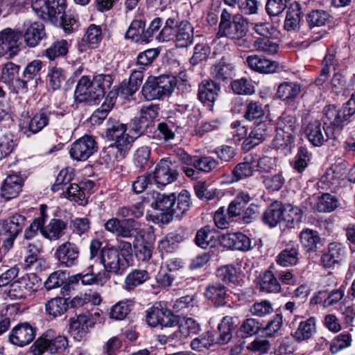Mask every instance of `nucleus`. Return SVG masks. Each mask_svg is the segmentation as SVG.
Returning a JSON list of instances; mask_svg holds the SVG:
<instances>
[{
	"label": "nucleus",
	"mask_w": 355,
	"mask_h": 355,
	"mask_svg": "<svg viewBox=\"0 0 355 355\" xmlns=\"http://www.w3.org/2000/svg\"><path fill=\"white\" fill-rule=\"evenodd\" d=\"M126 130L127 126L125 123L113 119L108 120L106 137L109 140L114 141L110 145L108 150L109 153H116V159L124 157L136 138L126 133Z\"/></svg>",
	"instance_id": "nucleus-1"
},
{
	"label": "nucleus",
	"mask_w": 355,
	"mask_h": 355,
	"mask_svg": "<svg viewBox=\"0 0 355 355\" xmlns=\"http://www.w3.org/2000/svg\"><path fill=\"white\" fill-rule=\"evenodd\" d=\"M51 123L55 133L60 137L69 130L65 114L62 112L51 111L42 109L35 113L28 123V130L33 134L40 132L49 123Z\"/></svg>",
	"instance_id": "nucleus-2"
},
{
	"label": "nucleus",
	"mask_w": 355,
	"mask_h": 355,
	"mask_svg": "<svg viewBox=\"0 0 355 355\" xmlns=\"http://www.w3.org/2000/svg\"><path fill=\"white\" fill-rule=\"evenodd\" d=\"M66 0H33L32 8L38 16L57 26L66 28Z\"/></svg>",
	"instance_id": "nucleus-3"
},
{
	"label": "nucleus",
	"mask_w": 355,
	"mask_h": 355,
	"mask_svg": "<svg viewBox=\"0 0 355 355\" xmlns=\"http://www.w3.org/2000/svg\"><path fill=\"white\" fill-rule=\"evenodd\" d=\"M176 83L174 77L161 76L149 78L142 87V94L148 101L159 99L170 95L174 90Z\"/></svg>",
	"instance_id": "nucleus-4"
},
{
	"label": "nucleus",
	"mask_w": 355,
	"mask_h": 355,
	"mask_svg": "<svg viewBox=\"0 0 355 355\" xmlns=\"http://www.w3.org/2000/svg\"><path fill=\"white\" fill-rule=\"evenodd\" d=\"M326 121L324 124L329 123L334 127V130L337 135L339 130L349 121V118L355 114V94H352L349 100L338 110L333 105L324 107L323 110Z\"/></svg>",
	"instance_id": "nucleus-5"
},
{
	"label": "nucleus",
	"mask_w": 355,
	"mask_h": 355,
	"mask_svg": "<svg viewBox=\"0 0 355 355\" xmlns=\"http://www.w3.org/2000/svg\"><path fill=\"white\" fill-rule=\"evenodd\" d=\"M51 331L37 339L31 347L34 355H42L44 352L51 354L62 353L68 347L67 338L62 335L50 337Z\"/></svg>",
	"instance_id": "nucleus-6"
},
{
	"label": "nucleus",
	"mask_w": 355,
	"mask_h": 355,
	"mask_svg": "<svg viewBox=\"0 0 355 355\" xmlns=\"http://www.w3.org/2000/svg\"><path fill=\"white\" fill-rule=\"evenodd\" d=\"M100 259L105 271L115 275L123 272L127 266L124 257L112 245H106L102 248Z\"/></svg>",
	"instance_id": "nucleus-7"
},
{
	"label": "nucleus",
	"mask_w": 355,
	"mask_h": 355,
	"mask_svg": "<svg viewBox=\"0 0 355 355\" xmlns=\"http://www.w3.org/2000/svg\"><path fill=\"white\" fill-rule=\"evenodd\" d=\"M40 279L34 274H27L13 282L9 290V296L14 299H25L37 291Z\"/></svg>",
	"instance_id": "nucleus-8"
},
{
	"label": "nucleus",
	"mask_w": 355,
	"mask_h": 355,
	"mask_svg": "<svg viewBox=\"0 0 355 355\" xmlns=\"http://www.w3.org/2000/svg\"><path fill=\"white\" fill-rule=\"evenodd\" d=\"M318 120L309 122L305 129L309 141L315 146H321L330 139L336 138L335 131L330 125L325 126Z\"/></svg>",
	"instance_id": "nucleus-9"
},
{
	"label": "nucleus",
	"mask_w": 355,
	"mask_h": 355,
	"mask_svg": "<svg viewBox=\"0 0 355 355\" xmlns=\"http://www.w3.org/2000/svg\"><path fill=\"white\" fill-rule=\"evenodd\" d=\"M146 320L150 327L161 325L164 327H173L179 324V318L170 310L159 306H153L146 311Z\"/></svg>",
	"instance_id": "nucleus-10"
},
{
	"label": "nucleus",
	"mask_w": 355,
	"mask_h": 355,
	"mask_svg": "<svg viewBox=\"0 0 355 355\" xmlns=\"http://www.w3.org/2000/svg\"><path fill=\"white\" fill-rule=\"evenodd\" d=\"M75 98L78 102H89L95 103L102 98V91L96 89L93 80L91 81L87 76L80 78L76 87Z\"/></svg>",
	"instance_id": "nucleus-11"
},
{
	"label": "nucleus",
	"mask_w": 355,
	"mask_h": 355,
	"mask_svg": "<svg viewBox=\"0 0 355 355\" xmlns=\"http://www.w3.org/2000/svg\"><path fill=\"white\" fill-rule=\"evenodd\" d=\"M96 150L97 146L94 138L85 135L71 145L69 154L74 160L85 161Z\"/></svg>",
	"instance_id": "nucleus-12"
},
{
	"label": "nucleus",
	"mask_w": 355,
	"mask_h": 355,
	"mask_svg": "<svg viewBox=\"0 0 355 355\" xmlns=\"http://www.w3.org/2000/svg\"><path fill=\"white\" fill-rule=\"evenodd\" d=\"M19 67L12 62H7L1 69V80L15 93L27 89V81L21 80L19 76Z\"/></svg>",
	"instance_id": "nucleus-13"
},
{
	"label": "nucleus",
	"mask_w": 355,
	"mask_h": 355,
	"mask_svg": "<svg viewBox=\"0 0 355 355\" xmlns=\"http://www.w3.org/2000/svg\"><path fill=\"white\" fill-rule=\"evenodd\" d=\"M79 254L80 250L76 244L65 241L58 246L54 256L61 266L70 268L77 265Z\"/></svg>",
	"instance_id": "nucleus-14"
},
{
	"label": "nucleus",
	"mask_w": 355,
	"mask_h": 355,
	"mask_svg": "<svg viewBox=\"0 0 355 355\" xmlns=\"http://www.w3.org/2000/svg\"><path fill=\"white\" fill-rule=\"evenodd\" d=\"M298 127L297 119L291 115L282 116L277 122L276 140L282 141L280 145H287L293 139V134Z\"/></svg>",
	"instance_id": "nucleus-15"
},
{
	"label": "nucleus",
	"mask_w": 355,
	"mask_h": 355,
	"mask_svg": "<svg viewBox=\"0 0 355 355\" xmlns=\"http://www.w3.org/2000/svg\"><path fill=\"white\" fill-rule=\"evenodd\" d=\"M0 44L6 54L15 55L20 50L21 35L11 28H5L0 32Z\"/></svg>",
	"instance_id": "nucleus-16"
},
{
	"label": "nucleus",
	"mask_w": 355,
	"mask_h": 355,
	"mask_svg": "<svg viewBox=\"0 0 355 355\" xmlns=\"http://www.w3.org/2000/svg\"><path fill=\"white\" fill-rule=\"evenodd\" d=\"M171 162L167 159H161L153 172V178L157 184L164 186L176 180L178 173L171 168Z\"/></svg>",
	"instance_id": "nucleus-17"
},
{
	"label": "nucleus",
	"mask_w": 355,
	"mask_h": 355,
	"mask_svg": "<svg viewBox=\"0 0 355 355\" xmlns=\"http://www.w3.org/2000/svg\"><path fill=\"white\" fill-rule=\"evenodd\" d=\"M147 200L151 202L152 207L172 215L173 207H174L176 200L175 193H172L166 195L157 191H153L147 194Z\"/></svg>",
	"instance_id": "nucleus-18"
},
{
	"label": "nucleus",
	"mask_w": 355,
	"mask_h": 355,
	"mask_svg": "<svg viewBox=\"0 0 355 355\" xmlns=\"http://www.w3.org/2000/svg\"><path fill=\"white\" fill-rule=\"evenodd\" d=\"M242 265L241 261H240L236 264L220 267L216 271V276L226 284L237 286L242 282Z\"/></svg>",
	"instance_id": "nucleus-19"
},
{
	"label": "nucleus",
	"mask_w": 355,
	"mask_h": 355,
	"mask_svg": "<svg viewBox=\"0 0 355 355\" xmlns=\"http://www.w3.org/2000/svg\"><path fill=\"white\" fill-rule=\"evenodd\" d=\"M35 336V329L28 323L20 324L12 330L9 340L13 345L23 347L31 343Z\"/></svg>",
	"instance_id": "nucleus-20"
},
{
	"label": "nucleus",
	"mask_w": 355,
	"mask_h": 355,
	"mask_svg": "<svg viewBox=\"0 0 355 355\" xmlns=\"http://www.w3.org/2000/svg\"><path fill=\"white\" fill-rule=\"evenodd\" d=\"M45 35L43 24L38 21H26L24 24V41L28 46H36Z\"/></svg>",
	"instance_id": "nucleus-21"
},
{
	"label": "nucleus",
	"mask_w": 355,
	"mask_h": 355,
	"mask_svg": "<svg viewBox=\"0 0 355 355\" xmlns=\"http://www.w3.org/2000/svg\"><path fill=\"white\" fill-rule=\"evenodd\" d=\"M139 114V118L137 120L138 123L133 129L136 133L141 135L151 125L153 121L157 118L158 107L153 104L142 106L140 109Z\"/></svg>",
	"instance_id": "nucleus-22"
},
{
	"label": "nucleus",
	"mask_w": 355,
	"mask_h": 355,
	"mask_svg": "<svg viewBox=\"0 0 355 355\" xmlns=\"http://www.w3.org/2000/svg\"><path fill=\"white\" fill-rule=\"evenodd\" d=\"M248 67L253 71L261 73H273L279 71V64L275 62L259 55H250L247 58Z\"/></svg>",
	"instance_id": "nucleus-23"
},
{
	"label": "nucleus",
	"mask_w": 355,
	"mask_h": 355,
	"mask_svg": "<svg viewBox=\"0 0 355 355\" xmlns=\"http://www.w3.org/2000/svg\"><path fill=\"white\" fill-rule=\"evenodd\" d=\"M23 179L17 174H10L4 180L1 187V196L6 200H10L18 196L21 190Z\"/></svg>",
	"instance_id": "nucleus-24"
},
{
	"label": "nucleus",
	"mask_w": 355,
	"mask_h": 355,
	"mask_svg": "<svg viewBox=\"0 0 355 355\" xmlns=\"http://www.w3.org/2000/svg\"><path fill=\"white\" fill-rule=\"evenodd\" d=\"M67 227V224L65 221L52 218L46 225H43L41 234L50 241H58L64 236Z\"/></svg>",
	"instance_id": "nucleus-25"
},
{
	"label": "nucleus",
	"mask_w": 355,
	"mask_h": 355,
	"mask_svg": "<svg viewBox=\"0 0 355 355\" xmlns=\"http://www.w3.org/2000/svg\"><path fill=\"white\" fill-rule=\"evenodd\" d=\"M175 38L177 47L184 48L191 45L193 42V26L187 21L175 24Z\"/></svg>",
	"instance_id": "nucleus-26"
},
{
	"label": "nucleus",
	"mask_w": 355,
	"mask_h": 355,
	"mask_svg": "<svg viewBox=\"0 0 355 355\" xmlns=\"http://www.w3.org/2000/svg\"><path fill=\"white\" fill-rule=\"evenodd\" d=\"M25 220L24 216L16 214L5 220L0 221V235L18 236L25 224Z\"/></svg>",
	"instance_id": "nucleus-27"
},
{
	"label": "nucleus",
	"mask_w": 355,
	"mask_h": 355,
	"mask_svg": "<svg viewBox=\"0 0 355 355\" xmlns=\"http://www.w3.org/2000/svg\"><path fill=\"white\" fill-rule=\"evenodd\" d=\"M316 331V320L311 317L299 323L297 329L293 334V337L298 343L306 341L313 338Z\"/></svg>",
	"instance_id": "nucleus-28"
},
{
	"label": "nucleus",
	"mask_w": 355,
	"mask_h": 355,
	"mask_svg": "<svg viewBox=\"0 0 355 355\" xmlns=\"http://www.w3.org/2000/svg\"><path fill=\"white\" fill-rule=\"evenodd\" d=\"M345 254V249L340 244L330 243L328 251L322 256V263L325 268H331L342 261Z\"/></svg>",
	"instance_id": "nucleus-29"
},
{
	"label": "nucleus",
	"mask_w": 355,
	"mask_h": 355,
	"mask_svg": "<svg viewBox=\"0 0 355 355\" xmlns=\"http://www.w3.org/2000/svg\"><path fill=\"white\" fill-rule=\"evenodd\" d=\"M227 36L234 40H241L244 36V19L241 15H235L233 21L229 23L225 31L220 33V29L217 33L218 37Z\"/></svg>",
	"instance_id": "nucleus-30"
},
{
	"label": "nucleus",
	"mask_w": 355,
	"mask_h": 355,
	"mask_svg": "<svg viewBox=\"0 0 355 355\" xmlns=\"http://www.w3.org/2000/svg\"><path fill=\"white\" fill-rule=\"evenodd\" d=\"M220 89V85L214 80H204L198 87V98L202 103L214 102Z\"/></svg>",
	"instance_id": "nucleus-31"
},
{
	"label": "nucleus",
	"mask_w": 355,
	"mask_h": 355,
	"mask_svg": "<svg viewBox=\"0 0 355 355\" xmlns=\"http://www.w3.org/2000/svg\"><path fill=\"white\" fill-rule=\"evenodd\" d=\"M89 317L81 314L70 319L69 332L73 338L80 341L87 334L88 331Z\"/></svg>",
	"instance_id": "nucleus-32"
},
{
	"label": "nucleus",
	"mask_w": 355,
	"mask_h": 355,
	"mask_svg": "<svg viewBox=\"0 0 355 355\" xmlns=\"http://www.w3.org/2000/svg\"><path fill=\"white\" fill-rule=\"evenodd\" d=\"M301 92L300 85L295 82H283L277 87L276 96L286 103L293 102Z\"/></svg>",
	"instance_id": "nucleus-33"
},
{
	"label": "nucleus",
	"mask_w": 355,
	"mask_h": 355,
	"mask_svg": "<svg viewBox=\"0 0 355 355\" xmlns=\"http://www.w3.org/2000/svg\"><path fill=\"white\" fill-rule=\"evenodd\" d=\"M143 236V231L137 222L132 219H123L121 220L117 237L125 239L135 238Z\"/></svg>",
	"instance_id": "nucleus-34"
},
{
	"label": "nucleus",
	"mask_w": 355,
	"mask_h": 355,
	"mask_svg": "<svg viewBox=\"0 0 355 355\" xmlns=\"http://www.w3.org/2000/svg\"><path fill=\"white\" fill-rule=\"evenodd\" d=\"M210 72L212 77L218 80H225L235 75L234 67L224 59L213 64Z\"/></svg>",
	"instance_id": "nucleus-35"
},
{
	"label": "nucleus",
	"mask_w": 355,
	"mask_h": 355,
	"mask_svg": "<svg viewBox=\"0 0 355 355\" xmlns=\"http://www.w3.org/2000/svg\"><path fill=\"white\" fill-rule=\"evenodd\" d=\"M69 308L67 299L62 297L52 298L45 304L46 313L53 318L64 315Z\"/></svg>",
	"instance_id": "nucleus-36"
},
{
	"label": "nucleus",
	"mask_w": 355,
	"mask_h": 355,
	"mask_svg": "<svg viewBox=\"0 0 355 355\" xmlns=\"http://www.w3.org/2000/svg\"><path fill=\"white\" fill-rule=\"evenodd\" d=\"M302 218V211L291 204L283 205V224L291 228L298 225Z\"/></svg>",
	"instance_id": "nucleus-37"
},
{
	"label": "nucleus",
	"mask_w": 355,
	"mask_h": 355,
	"mask_svg": "<svg viewBox=\"0 0 355 355\" xmlns=\"http://www.w3.org/2000/svg\"><path fill=\"white\" fill-rule=\"evenodd\" d=\"M263 221L271 227L279 223H283V205L277 202L272 203L266 210Z\"/></svg>",
	"instance_id": "nucleus-38"
},
{
	"label": "nucleus",
	"mask_w": 355,
	"mask_h": 355,
	"mask_svg": "<svg viewBox=\"0 0 355 355\" xmlns=\"http://www.w3.org/2000/svg\"><path fill=\"white\" fill-rule=\"evenodd\" d=\"M260 287L262 291L267 293H277L282 291L277 277L271 270H266L263 273Z\"/></svg>",
	"instance_id": "nucleus-39"
},
{
	"label": "nucleus",
	"mask_w": 355,
	"mask_h": 355,
	"mask_svg": "<svg viewBox=\"0 0 355 355\" xmlns=\"http://www.w3.org/2000/svg\"><path fill=\"white\" fill-rule=\"evenodd\" d=\"M219 241L225 248L238 250L244 249V234L241 232L223 234L220 237Z\"/></svg>",
	"instance_id": "nucleus-40"
},
{
	"label": "nucleus",
	"mask_w": 355,
	"mask_h": 355,
	"mask_svg": "<svg viewBox=\"0 0 355 355\" xmlns=\"http://www.w3.org/2000/svg\"><path fill=\"white\" fill-rule=\"evenodd\" d=\"M298 249L292 247L282 250L276 257V262L283 267H289L296 265L299 261Z\"/></svg>",
	"instance_id": "nucleus-41"
},
{
	"label": "nucleus",
	"mask_w": 355,
	"mask_h": 355,
	"mask_svg": "<svg viewBox=\"0 0 355 355\" xmlns=\"http://www.w3.org/2000/svg\"><path fill=\"white\" fill-rule=\"evenodd\" d=\"M134 302L124 300L115 304L110 309V317L116 320H122L126 318L131 311Z\"/></svg>",
	"instance_id": "nucleus-42"
},
{
	"label": "nucleus",
	"mask_w": 355,
	"mask_h": 355,
	"mask_svg": "<svg viewBox=\"0 0 355 355\" xmlns=\"http://www.w3.org/2000/svg\"><path fill=\"white\" fill-rule=\"evenodd\" d=\"M300 240L303 248L307 251H313L317 248L320 238L318 232L306 229L302 231L300 235Z\"/></svg>",
	"instance_id": "nucleus-43"
},
{
	"label": "nucleus",
	"mask_w": 355,
	"mask_h": 355,
	"mask_svg": "<svg viewBox=\"0 0 355 355\" xmlns=\"http://www.w3.org/2000/svg\"><path fill=\"white\" fill-rule=\"evenodd\" d=\"M226 295L225 287L220 284H210L206 289L205 296L218 306L225 304Z\"/></svg>",
	"instance_id": "nucleus-44"
},
{
	"label": "nucleus",
	"mask_w": 355,
	"mask_h": 355,
	"mask_svg": "<svg viewBox=\"0 0 355 355\" xmlns=\"http://www.w3.org/2000/svg\"><path fill=\"white\" fill-rule=\"evenodd\" d=\"M190 197L188 191L182 190L178 195L176 206L173 207L172 215L180 218L189 211L191 206Z\"/></svg>",
	"instance_id": "nucleus-45"
},
{
	"label": "nucleus",
	"mask_w": 355,
	"mask_h": 355,
	"mask_svg": "<svg viewBox=\"0 0 355 355\" xmlns=\"http://www.w3.org/2000/svg\"><path fill=\"white\" fill-rule=\"evenodd\" d=\"M339 206V201L336 197L324 193L318 198L316 209L320 212H331Z\"/></svg>",
	"instance_id": "nucleus-46"
},
{
	"label": "nucleus",
	"mask_w": 355,
	"mask_h": 355,
	"mask_svg": "<svg viewBox=\"0 0 355 355\" xmlns=\"http://www.w3.org/2000/svg\"><path fill=\"white\" fill-rule=\"evenodd\" d=\"M148 279V274L144 270H135L130 272L125 277V284L126 290L132 288L142 284Z\"/></svg>",
	"instance_id": "nucleus-47"
},
{
	"label": "nucleus",
	"mask_w": 355,
	"mask_h": 355,
	"mask_svg": "<svg viewBox=\"0 0 355 355\" xmlns=\"http://www.w3.org/2000/svg\"><path fill=\"white\" fill-rule=\"evenodd\" d=\"M178 329L179 331H176L174 333L176 338L179 337L180 334H183L184 336L196 334L200 330V327L193 318H184L180 321Z\"/></svg>",
	"instance_id": "nucleus-48"
},
{
	"label": "nucleus",
	"mask_w": 355,
	"mask_h": 355,
	"mask_svg": "<svg viewBox=\"0 0 355 355\" xmlns=\"http://www.w3.org/2000/svg\"><path fill=\"white\" fill-rule=\"evenodd\" d=\"M214 343L211 333L207 331L195 338L191 342V348L196 352H202L209 349Z\"/></svg>",
	"instance_id": "nucleus-49"
},
{
	"label": "nucleus",
	"mask_w": 355,
	"mask_h": 355,
	"mask_svg": "<svg viewBox=\"0 0 355 355\" xmlns=\"http://www.w3.org/2000/svg\"><path fill=\"white\" fill-rule=\"evenodd\" d=\"M102 40V31L100 26L95 24H91L87 29L85 35L83 37V42L91 45L92 47H96Z\"/></svg>",
	"instance_id": "nucleus-50"
},
{
	"label": "nucleus",
	"mask_w": 355,
	"mask_h": 355,
	"mask_svg": "<svg viewBox=\"0 0 355 355\" xmlns=\"http://www.w3.org/2000/svg\"><path fill=\"white\" fill-rule=\"evenodd\" d=\"M63 193L65 198L71 201L85 205L87 203L85 191L76 184H71Z\"/></svg>",
	"instance_id": "nucleus-51"
},
{
	"label": "nucleus",
	"mask_w": 355,
	"mask_h": 355,
	"mask_svg": "<svg viewBox=\"0 0 355 355\" xmlns=\"http://www.w3.org/2000/svg\"><path fill=\"white\" fill-rule=\"evenodd\" d=\"M67 52L68 42L66 40H62L54 42L46 49L45 55L50 60H53L58 57L66 55Z\"/></svg>",
	"instance_id": "nucleus-52"
},
{
	"label": "nucleus",
	"mask_w": 355,
	"mask_h": 355,
	"mask_svg": "<svg viewBox=\"0 0 355 355\" xmlns=\"http://www.w3.org/2000/svg\"><path fill=\"white\" fill-rule=\"evenodd\" d=\"M352 344V336L348 333H342L336 336L331 342L330 350L333 354L349 347Z\"/></svg>",
	"instance_id": "nucleus-53"
},
{
	"label": "nucleus",
	"mask_w": 355,
	"mask_h": 355,
	"mask_svg": "<svg viewBox=\"0 0 355 355\" xmlns=\"http://www.w3.org/2000/svg\"><path fill=\"white\" fill-rule=\"evenodd\" d=\"M175 24L174 19L168 18L160 32L155 35L159 42H168L173 40L175 36Z\"/></svg>",
	"instance_id": "nucleus-54"
},
{
	"label": "nucleus",
	"mask_w": 355,
	"mask_h": 355,
	"mask_svg": "<svg viewBox=\"0 0 355 355\" xmlns=\"http://www.w3.org/2000/svg\"><path fill=\"white\" fill-rule=\"evenodd\" d=\"M329 15L322 10H315L306 16V21L311 28L322 26L329 19Z\"/></svg>",
	"instance_id": "nucleus-55"
},
{
	"label": "nucleus",
	"mask_w": 355,
	"mask_h": 355,
	"mask_svg": "<svg viewBox=\"0 0 355 355\" xmlns=\"http://www.w3.org/2000/svg\"><path fill=\"white\" fill-rule=\"evenodd\" d=\"M274 311L272 303L267 300L255 302L250 308L252 315L258 317H264L271 314Z\"/></svg>",
	"instance_id": "nucleus-56"
},
{
	"label": "nucleus",
	"mask_w": 355,
	"mask_h": 355,
	"mask_svg": "<svg viewBox=\"0 0 355 355\" xmlns=\"http://www.w3.org/2000/svg\"><path fill=\"white\" fill-rule=\"evenodd\" d=\"M244 211V194L240 193L230 203L227 212L229 218H234L240 216Z\"/></svg>",
	"instance_id": "nucleus-57"
},
{
	"label": "nucleus",
	"mask_w": 355,
	"mask_h": 355,
	"mask_svg": "<svg viewBox=\"0 0 355 355\" xmlns=\"http://www.w3.org/2000/svg\"><path fill=\"white\" fill-rule=\"evenodd\" d=\"M300 12L299 10L289 9L284 21V28L288 31H295L300 28Z\"/></svg>",
	"instance_id": "nucleus-58"
},
{
	"label": "nucleus",
	"mask_w": 355,
	"mask_h": 355,
	"mask_svg": "<svg viewBox=\"0 0 355 355\" xmlns=\"http://www.w3.org/2000/svg\"><path fill=\"white\" fill-rule=\"evenodd\" d=\"M144 27L145 23L142 20L132 21L126 32V38L136 42H141Z\"/></svg>",
	"instance_id": "nucleus-59"
},
{
	"label": "nucleus",
	"mask_w": 355,
	"mask_h": 355,
	"mask_svg": "<svg viewBox=\"0 0 355 355\" xmlns=\"http://www.w3.org/2000/svg\"><path fill=\"white\" fill-rule=\"evenodd\" d=\"M218 162L211 157H196L193 167L199 171L209 173L216 168Z\"/></svg>",
	"instance_id": "nucleus-60"
},
{
	"label": "nucleus",
	"mask_w": 355,
	"mask_h": 355,
	"mask_svg": "<svg viewBox=\"0 0 355 355\" xmlns=\"http://www.w3.org/2000/svg\"><path fill=\"white\" fill-rule=\"evenodd\" d=\"M254 48L261 52L268 55H274L279 50V45L268 39H258L254 42Z\"/></svg>",
	"instance_id": "nucleus-61"
},
{
	"label": "nucleus",
	"mask_w": 355,
	"mask_h": 355,
	"mask_svg": "<svg viewBox=\"0 0 355 355\" xmlns=\"http://www.w3.org/2000/svg\"><path fill=\"white\" fill-rule=\"evenodd\" d=\"M232 318H224L218 325V330L220 331L218 342L221 345L228 343L232 338V330L233 329V327L230 326V324L232 323Z\"/></svg>",
	"instance_id": "nucleus-62"
},
{
	"label": "nucleus",
	"mask_w": 355,
	"mask_h": 355,
	"mask_svg": "<svg viewBox=\"0 0 355 355\" xmlns=\"http://www.w3.org/2000/svg\"><path fill=\"white\" fill-rule=\"evenodd\" d=\"M26 268L35 272H42L49 267V264L43 257L25 258Z\"/></svg>",
	"instance_id": "nucleus-63"
},
{
	"label": "nucleus",
	"mask_w": 355,
	"mask_h": 355,
	"mask_svg": "<svg viewBox=\"0 0 355 355\" xmlns=\"http://www.w3.org/2000/svg\"><path fill=\"white\" fill-rule=\"evenodd\" d=\"M265 137V129L263 127H256L250 132L248 138L245 139V149H250L261 143Z\"/></svg>",
	"instance_id": "nucleus-64"
}]
</instances>
